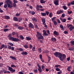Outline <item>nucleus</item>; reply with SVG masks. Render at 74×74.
<instances>
[{
    "label": "nucleus",
    "instance_id": "obj_23",
    "mask_svg": "<svg viewBox=\"0 0 74 74\" xmlns=\"http://www.w3.org/2000/svg\"><path fill=\"white\" fill-rule=\"evenodd\" d=\"M40 1L41 4H44V3H45V1L44 0H40Z\"/></svg>",
    "mask_w": 74,
    "mask_h": 74
},
{
    "label": "nucleus",
    "instance_id": "obj_52",
    "mask_svg": "<svg viewBox=\"0 0 74 74\" xmlns=\"http://www.w3.org/2000/svg\"><path fill=\"white\" fill-rule=\"evenodd\" d=\"M57 21L58 23H60V21L59 19H57Z\"/></svg>",
    "mask_w": 74,
    "mask_h": 74
},
{
    "label": "nucleus",
    "instance_id": "obj_35",
    "mask_svg": "<svg viewBox=\"0 0 74 74\" xmlns=\"http://www.w3.org/2000/svg\"><path fill=\"white\" fill-rule=\"evenodd\" d=\"M36 6V10L37 11H39L40 10H39V5H37Z\"/></svg>",
    "mask_w": 74,
    "mask_h": 74
},
{
    "label": "nucleus",
    "instance_id": "obj_9",
    "mask_svg": "<svg viewBox=\"0 0 74 74\" xmlns=\"http://www.w3.org/2000/svg\"><path fill=\"white\" fill-rule=\"evenodd\" d=\"M53 34H54L55 35L57 36L59 35V33H58V32H57L56 31H54L53 32Z\"/></svg>",
    "mask_w": 74,
    "mask_h": 74
},
{
    "label": "nucleus",
    "instance_id": "obj_4",
    "mask_svg": "<svg viewBox=\"0 0 74 74\" xmlns=\"http://www.w3.org/2000/svg\"><path fill=\"white\" fill-rule=\"evenodd\" d=\"M8 69L9 71H10L11 72V73H14V72L15 71V69H13L11 67H9Z\"/></svg>",
    "mask_w": 74,
    "mask_h": 74
},
{
    "label": "nucleus",
    "instance_id": "obj_64",
    "mask_svg": "<svg viewBox=\"0 0 74 74\" xmlns=\"http://www.w3.org/2000/svg\"><path fill=\"white\" fill-rule=\"evenodd\" d=\"M62 71H60L59 72H57V74H61V73H62Z\"/></svg>",
    "mask_w": 74,
    "mask_h": 74
},
{
    "label": "nucleus",
    "instance_id": "obj_27",
    "mask_svg": "<svg viewBox=\"0 0 74 74\" xmlns=\"http://www.w3.org/2000/svg\"><path fill=\"white\" fill-rule=\"evenodd\" d=\"M18 29H19V30H22L23 29V27L22 26H19L18 27Z\"/></svg>",
    "mask_w": 74,
    "mask_h": 74
},
{
    "label": "nucleus",
    "instance_id": "obj_58",
    "mask_svg": "<svg viewBox=\"0 0 74 74\" xmlns=\"http://www.w3.org/2000/svg\"><path fill=\"white\" fill-rule=\"evenodd\" d=\"M34 73H37V69H34Z\"/></svg>",
    "mask_w": 74,
    "mask_h": 74
},
{
    "label": "nucleus",
    "instance_id": "obj_46",
    "mask_svg": "<svg viewBox=\"0 0 74 74\" xmlns=\"http://www.w3.org/2000/svg\"><path fill=\"white\" fill-rule=\"evenodd\" d=\"M13 2L14 3H18V1L16 0H14Z\"/></svg>",
    "mask_w": 74,
    "mask_h": 74
},
{
    "label": "nucleus",
    "instance_id": "obj_63",
    "mask_svg": "<svg viewBox=\"0 0 74 74\" xmlns=\"http://www.w3.org/2000/svg\"><path fill=\"white\" fill-rule=\"evenodd\" d=\"M71 5V3H69L67 4L68 6H70Z\"/></svg>",
    "mask_w": 74,
    "mask_h": 74
},
{
    "label": "nucleus",
    "instance_id": "obj_57",
    "mask_svg": "<svg viewBox=\"0 0 74 74\" xmlns=\"http://www.w3.org/2000/svg\"><path fill=\"white\" fill-rule=\"evenodd\" d=\"M38 51L40 52H41V51H42V50H41V48H39L38 49Z\"/></svg>",
    "mask_w": 74,
    "mask_h": 74
},
{
    "label": "nucleus",
    "instance_id": "obj_21",
    "mask_svg": "<svg viewBox=\"0 0 74 74\" xmlns=\"http://www.w3.org/2000/svg\"><path fill=\"white\" fill-rule=\"evenodd\" d=\"M26 40L28 41H29V40H31L32 38H29V36L26 37Z\"/></svg>",
    "mask_w": 74,
    "mask_h": 74
},
{
    "label": "nucleus",
    "instance_id": "obj_13",
    "mask_svg": "<svg viewBox=\"0 0 74 74\" xmlns=\"http://www.w3.org/2000/svg\"><path fill=\"white\" fill-rule=\"evenodd\" d=\"M44 39V37L41 35L38 38V40H43Z\"/></svg>",
    "mask_w": 74,
    "mask_h": 74
},
{
    "label": "nucleus",
    "instance_id": "obj_48",
    "mask_svg": "<svg viewBox=\"0 0 74 74\" xmlns=\"http://www.w3.org/2000/svg\"><path fill=\"white\" fill-rule=\"evenodd\" d=\"M19 51H21V52H22L23 51V49L21 48H19Z\"/></svg>",
    "mask_w": 74,
    "mask_h": 74
},
{
    "label": "nucleus",
    "instance_id": "obj_36",
    "mask_svg": "<svg viewBox=\"0 0 74 74\" xmlns=\"http://www.w3.org/2000/svg\"><path fill=\"white\" fill-rule=\"evenodd\" d=\"M4 47V45L3 44L1 46V47H0V49H2Z\"/></svg>",
    "mask_w": 74,
    "mask_h": 74
},
{
    "label": "nucleus",
    "instance_id": "obj_53",
    "mask_svg": "<svg viewBox=\"0 0 74 74\" xmlns=\"http://www.w3.org/2000/svg\"><path fill=\"white\" fill-rule=\"evenodd\" d=\"M13 6L14 8L16 7V3H13Z\"/></svg>",
    "mask_w": 74,
    "mask_h": 74
},
{
    "label": "nucleus",
    "instance_id": "obj_54",
    "mask_svg": "<svg viewBox=\"0 0 74 74\" xmlns=\"http://www.w3.org/2000/svg\"><path fill=\"white\" fill-rule=\"evenodd\" d=\"M64 16H65V14H64L63 13L61 16V17L62 18H64Z\"/></svg>",
    "mask_w": 74,
    "mask_h": 74
},
{
    "label": "nucleus",
    "instance_id": "obj_2",
    "mask_svg": "<svg viewBox=\"0 0 74 74\" xmlns=\"http://www.w3.org/2000/svg\"><path fill=\"white\" fill-rule=\"evenodd\" d=\"M5 3L8 5V8H11L12 7V3H11V1H10V0H7V1H5Z\"/></svg>",
    "mask_w": 74,
    "mask_h": 74
},
{
    "label": "nucleus",
    "instance_id": "obj_60",
    "mask_svg": "<svg viewBox=\"0 0 74 74\" xmlns=\"http://www.w3.org/2000/svg\"><path fill=\"white\" fill-rule=\"evenodd\" d=\"M8 48L9 49H11V46L10 45H8Z\"/></svg>",
    "mask_w": 74,
    "mask_h": 74
},
{
    "label": "nucleus",
    "instance_id": "obj_3",
    "mask_svg": "<svg viewBox=\"0 0 74 74\" xmlns=\"http://www.w3.org/2000/svg\"><path fill=\"white\" fill-rule=\"evenodd\" d=\"M58 58H59L60 60L62 62H63V58H62V54L61 53L59 52V54H58Z\"/></svg>",
    "mask_w": 74,
    "mask_h": 74
},
{
    "label": "nucleus",
    "instance_id": "obj_7",
    "mask_svg": "<svg viewBox=\"0 0 74 74\" xmlns=\"http://www.w3.org/2000/svg\"><path fill=\"white\" fill-rule=\"evenodd\" d=\"M29 27H30L32 29H33L34 28V26H33V25L32 23H30L29 25Z\"/></svg>",
    "mask_w": 74,
    "mask_h": 74
},
{
    "label": "nucleus",
    "instance_id": "obj_14",
    "mask_svg": "<svg viewBox=\"0 0 74 74\" xmlns=\"http://www.w3.org/2000/svg\"><path fill=\"white\" fill-rule=\"evenodd\" d=\"M29 14H32V15H34L35 13V12H34V11H29Z\"/></svg>",
    "mask_w": 74,
    "mask_h": 74
},
{
    "label": "nucleus",
    "instance_id": "obj_15",
    "mask_svg": "<svg viewBox=\"0 0 74 74\" xmlns=\"http://www.w3.org/2000/svg\"><path fill=\"white\" fill-rule=\"evenodd\" d=\"M74 29V26H73V25H72V26H71L69 28V30H70V31H71L73 30V29Z\"/></svg>",
    "mask_w": 74,
    "mask_h": 74
},
{
    "label": "nucleus",
    "instance_id": "obj_31",
    "mask_svg": "<svg viewBox=\"0 0 74 74\" xmlns=\"http://www.w3.org/2000/svg\"><path fill=\"white\" fill-rule=\"evenodd\" d=\"M41 14L42 16H46V14L45 13H41Z\"/></svg>",
    "mask_w": 74,
    "mask_h": 74
},
{
    "label": "nucleus",
    "instance_id": "obj_42",
    "mask_svg": "<svg viewBox=\"0 0 74 74\" xmlns=\"http://www.w3.org/2000/svg\"><path fill=\"white\" fill-rule=\"evenodd\" d=\"M72 25L71 24H68L66 26L68 28L70 27V26H72Z\"/></svg>",
    "mask_w": 74,
    "mask_h": 74
},
{
    "label": "nucleus",
    "instance_id": "obj_59",
    "mask_svg": "<svg viewBox=\"0 0 74 74\" xmlns=\"http://www.w3.org/2000/svg\"><path fill=\"white\" fill-rule=\"evenodd\" d=\"M38 71H39V73H42V70L41 69H38Z\"/></svg>",
    "mask_w": 74,
    "mask_h": 74
},
{
    "label": "nucleus",
    "instance_id": "obj_47",
    "mask_svg": "<svg viewBox=\"0 0 74 74\" xmlns=\"http://www.w3.org/2000/svg\"><path fill=\"white\" fill-rule=\"evenodd\" d=\"M11 67H16V66H15V65H14V64H12L11 66Z\"/></svg>",
    "mask_w": 74,
    "mask_h": 74
},
{
    "label": "nucleus",
    "instance_id": "obj_33",
    "mask_svg": "<svg viewBox=\"0 0 74 74\" xmlns=\"http://www.w3.org/2000/svg\"><path fill=\"white\" fill-rule=\"evenodd\" d=\"M55 19H56V17H54L52 18L51 21L52 22H53V21H55Z\"/></svg>",
    "mask_w": 74,
    "mask_h": 74
},
{
    "label": "nucleus",
    "instance_id": "obj_20",
    "mask_svg": "<svg viewBox=\"0 0 74 74\" xmlns=\"http://www.w3.org/2000/svg\"><path fill=\"white\" fill-rule=\"evenodd\" d=\"M42 24H44L45 23V19L44 18L42 19Z\"/></svg>",
    "mask_w": 74,
    "mask_h": 74
},
{
    "label": "nucleus",
    "instance_id": "obj_17",
    "mask_svg": "<svg viewBox=\"0 0 74 74\" xmlns=\"http://www.w3.org/2000/svg\"><path fill=\"white\" fill-rule=\"evenodd\" d=\"M21 55H27V53L26 51L22 52L21 53Z\"/></svg>",
    "mask_w": 74,
    "mask_h": 74
},
{
    "label": "nucleus",
    "instance_id": "obj_56",
    "mask_svg": "<svg viewBox=\"0 0 74 74\" xmlns=\"http://www.w3.org/2000/svg\"><path fill=\"white\" fill-rule=\"evenodd\" d=\"M37 66L38 67L39 69H41V66H40V65H39V64H37Z\"/></svg>",
    "mask_w": 74,
    "mask_h": 74
},
{
    "label": "nucleus",
    "instance_id": "obj_5",
    "mask_svg": "<svg viewBox=\"0 0 74 74\" xmlns=\"http://www.w3.org/2000/svg\"><path fill=\"white\" fill-rule=\"evenodd\" d=\"M54 4L56 5H59V0H55L54 1Z\"/></svg>",
    "mask_w": 74,
    "mask_h": 74
},
{
    "label": "nucleus",
    "instance_id": "obj_37",
    "mask_svg": "<svg viewBox=\"0 0 74 74\" xmlns=\"http://www.w3.org/2000/svg\"><path fill=\"white\" fill-rule=\"evenodd\" d=\"M53 22L54 25H58V24L57 23V22L56 21H53Z\"/></svg>",
    "mask_w": 74,
    "mask_h": 74
},
{
    "label": "nucleus",
    "instance_id": "obj_6",
    "mask_svg": "<svg viewBox=\"0 0 74 74\" xmlns=\"http://www.w3.org/2000/svg\"><path fill=\"white\" fill-rule=\"evenodd\" d=\"M43 36H49V35L47 34V32L45 30H43Z\"/></svg>",
    "mask_w": 74,
    "mask_h": 74
},
{
    "label": "nucleus",
    "instance_id": "obj_8",
    "mask_svg": "<svg viewBox=\"0 0 74 74\" xmlns=\"http://www.w3.org/2000/svg\"><path fill=\"white\" fill-rule=\"evenodd\" d=\"M41 35V34L39 33V32H36V36L37 38H38L39 37H40V35Z\"/></svg>",
    "mask_w": 74,
    "mask_h": 74
},
{
    "label": "nucleus",
    "instance_id": "obj_16",
    "mask_svg": "<svg viewBox=\"0 0 74 74\" xmlns=\"http://www.w3.org/2000/svg\"><path fill=\"white\" fill-rule=\"evenodd\" d=\"M59 52H56L54 53V55L56 57H58L59 55Z\"/></svg>",
    "mask_w": 74,
    "mask_h": 74
},
{
    "label": "nucleus",
    "instance_id": "obj_12",
    "mask_svg": "<svg viewBox=\"0 0 74 74\" xmlns=\"http://www.w3.org/2000/svg\"><path fill=\"white\" fill-rule=\"evenodd\" d=\"M10 58H11V59H13V60H16V58H15L14 56H10Z\"/></svg>",
    "mask_w": 74,
    "mask_h": 74
},
{
    "label": "nucleus",
    "instance_id": "obj_11",
    "mask_svg": "<svg viewBox=\"0 0 74 74\" xmlns=\"http://www.w3.org/2000/svg\"><path fill=\"white\" fill-rule=\"evenodd\" d=\"M60 19L62 22V23H64V22H66V19L65 18L63 19L62 18H60Z\"/></svg>",
    "mask_w": 74,
    "mask_h": 74
},
{
    "label": "nucleus",
    "instance_id": "obj_29",
    "mask_svg": "<svg viewBox=\"0 0 74 74\" xmlns=\"http://www.w3.org/2000/svg\"><path fill=\"white\" fill-rule=\"evenodd\" d=\"M22 21V17H20L18 18V22H21V21Z\"/></svg>",
    "mask_w": 74,
    "mask_h": 74
},
{
    "label": "nucleus",
    "instance_id": "obj_61",
    "mask_svg": "<svg viewBox=\"0 0 74 74\" xmlns=\"http://www.w3.org/2000/svg\"><path fill=\"white\" fill-rule=\"evenodd\" d=\"M32 50L33 52H34L35 51V47H33L32 48Z\"/></svg>",
    "mask_w": 74,
    "mask_h": 74
},
{
    "label": "nucleus",
    "instance_id": "obj_45",
    "mask_svg": "<svg viewBox=\"0 0 74 74\" xmlns=\"http://www.w3.org/2000/svg\"><path fill=\"white\" fill-rule=\"evenodd\" d=\"M21 14V13H19V14L17 13L16 14V16H19V15H20V14Z\"/></svg>",
    "mask_w": 74,
    "mask_h": 74
},
{
    "label": "nucleus",
    "instance_id": "obj_24",
    "mask_svg": "<svg viewBox=\"0 0 74 74\" xmlns=\"http://www.w3.org/2000/svg\"><path fill=\"white\" fill-rule=\"evenodd\" d=\"M71 66H69L67 67V70L68 71H69V72L71 71V70H70V69H71Z\"/></svg>",
    "mask_w": 74,
    "mask_h": 74
},
{
    "label": "nucleus",
    "instance_id": "obj_18",
    "mask_svg": "<svg viewBox=\"0 0 74 74\" xmlns=\"http://www.w3.org/2000/svg\"><path fill=\"white\" fill-rule=\"evenodd\" d=\"M32 20L33 22H37V19L36 18L34 17L32 18Z\"/></svg>",
    "mask_w": 74,
    "mask_h": 74
},
{
    "label": "nucleus",
    "instance_id": "obj_25",
    "mask_svg": "<svg viewBox=\"0 0 74 74\" xmlns=\"http://www.w3.org/2000/svg\"><path fill=\"white\" fill-rule=\"evenodd\" d=\"M5 18L6 19H10V17L8 16H5Z\"/></svg>",
    "mask_w": 74,
    "mask_h": 74
},
{
    "label": "nucleus",
    "instance_id": "obj_30",
    "mask_svg": "<svg viewBox=\"0 0 74 74\" xmlns=\"http://www.w3.org/2000/svg\"><path fill=\"white\" fill-rule=\"evenodd\" d=\"M56 68H58V67H60V65L59 64H56L55 66Z\"/></svg>",
    "mask_w": 74,
    "mask_h": 74
},
{
    "label": "nucleus",
    "instance_id": "obj_40",
    "mask_svg": "<svg viewBox=\"0 0 74 74\" xmlns=\"http://www.w3.org/2000/svg\"><path fill=\"white\" fill-rule=\"evenodd\" d=\"M60 26L61 29H64V28L63 25H60Z\"/></svg>",
    "mask_w": 74,
    "mask_h": 74
},
{
    "label": "nucleus",
    "instance_id": "obj_55",
    "mask_svg": "<svg viewBox=\"0 0 74 74\" xmlns=\"http://www.w3.org/2000/svg\"><path fill=\"white\" fill-rule=\"evenodd\" d=\"M3 7L5 8H6L7 7V4H5L3 6Z\"/></svg>",
    "mask_w": 74,
    "mask_h": 74
},
{
    "label": "nucleus",
    "instance_id": "obj_44",
    "mask_svg": "<svg viewBox=\"0 0 74 74\" xmlns=\"http://www.w3.org/2000/svg\"><path fill=\"white\" fill-rule=\"evenodd\" d=\"M67 12L68 14H72V12H72V11L71 10L70 12L69 11H68Z\"/></svg>",
    "mask_w": 74,
    "mask_h": 74
},
{
    "label": "nucleus",
    "instance_id": "obj_39",
    "mask_svg": "<svg viewBox=\"0 0 74 74\" xmlns=\"http://www.w3.org/2000/svg\"><path fill=\"white\" fill-rule=\"evenodd\" d=\"M49 16L50 18H52V13L51 12L49 14Z\"/></svg>",
    "mask_w": 74,
    "mask_h": 74
},
{
    "label": "nucleus",
    "instance_id": "obj_26",
    "mask_svg": "<svg viewBox=\"0 0 74 74\" xmlns=\"http://www.w3.org/2000/svg\"><path fill=\"white\" fill-rule=\"evenodd\" d=\"M70 43L71 44V45L73 46L74 45V41L73 40H72L70 41Z\"/></svg>",
    "mask_w": 74,
    "mask_h": 74
},
{
    "label": "nucleus",
    "instance_id": "obj_22",
    "mask_svg": "<svg viewBox=\"0 0 74 74\" xmlns=\"http://www.w3.org/2000/svg\"><path fill=\"white\" fill-rule=\"evenodd\" d=\"M13 19L14 21H16V22H18V18H17L16 17H14L13 18Z\"/></svg>",
    "mask_w": 74,
    "mask_h": 74
},
{
    "label": "nucleus",
    "instance_id": "obj_50",
    "mask_svg": "<svg viewBox=\"0 0 74 74\" xmlns=\"http://www.w3.org/2000/svg\"><path fill=\"white\" fill-rule=\"evenodd\" d=\"M20 38H21L22 40H24V37L22 35L20 36Z\"/></svg>",
    "mask_w": 74,
    "mask_h": 74
},
{
    "label": "nucleus",
    "instance_id": "obj_43",
    "mask_svg": "<svg viewBox=\"0 0 74 74\" xmlns=\"http://www.w3.org/2000/svg\"><path fill=\"white\" fill-rule=\"evenodd\" d=\"M56 71H60V69H59L58 68H56Z\"/></svg>",
    "mask_w": 74,
    "mask_h": 74
},
{
    "label": "nucleus",
    "instance_id": "obj_38",
    "mask_svg": "<svg viewBox=\"0 0 74 74\" xmlns=\"http://www.w3.org/2000/svg\"><path fill=\"white\" fill-rule=\"evenodd\" d=\"M8 44L10 45H11L12 47H13V46H14V44L12 43L8 42Z\"/></svg>",
    "mask_w": 74,
    "mask_h": 74
},
{
    "label": "nucleus",
    "instance_id": "obj_62",
    "mask_svg": "<svg viewBox=\"0 0 74 74\" xmlns=\"http://www.w3.org/2000/svg\"><path fill=\"white\" fill-rule=\"evenodd\" d=\"M51 60V57L50 56L48 57V62H49Z\"/></svg>",
    "mask_w": 74,
    "mask_h": 74
},
{
    "label": "nucleus",
    "instance_id": "obj_10",
    "mask_svg": "<svg viewBox=\"0 0 74 74\" xmlns=\"http://www.w3.org/2000/svg\"><path fill=\"white\" fill-rule=\"evenodd\" d=\"M62 13H63V10H60V11H58L57 12V13L58 15H59V14H60Z\"/></svg>",
    "mask_w": 74,
    "mask_h": 74
},
{
    "label": "nucleus",
    "instance_id": "obj_49",
    "mask_svg": "<svg viewBox=\"0 0 74 74\" xmlns=\"http://www.w3.org/2000/svg\"><path fill=\"white\" fill-rule=\"evenodd\" d=\"M42 67L43 70V71H44V70H45V69H44V68H45V66H43V65H42Z\"/></svg>",
    "mask_w": 74,
    "mask_h": 74
},
{
    "label": "nucleus",
    "instance_id": "obj_32",
    "mask_svg": "<svg viewBox=\"0 0 74 74\" xmlns=\"http://www.w3.org/2000/svg\"><path fill=\"white\" fill-rule=\"evenodd\" d=\"M62 7L63 8V9H64V10H67V7H66V6L64 5V6H62Z\"/></svg>",
    "mask_w": 74,
    "mask_h": 74
},
{
    "label": "nucleus",
    "instance_id": "obj_1",
    "mask_svg": "<svg viewBox=\"0 0 74 74\" xmlns=\"http://www.w3.org/2000/svg\"><path fill=\"white\" fill-rule=\"evenodd\" d=\"M12 35L11 34H10L8 36L9 39L10 40H11L12 41H14V42H18L20 40L18 38H14L13 37H11Z\"/></svg>",
    "mask_w": 74,
    "mask_h": 74
},
{
    "label": "nucleus",
    "instance_id": "obj_51",
    "mask_svg": "<svg viewBox=\"0 0 74 74\" xmlns=\"http://www.w3.org/2000/svg\"><path fill=\"white\" fill-rule=\"evenodd\" d=\"M45 14H46V15H49V12H48V11H46V12L45 13Z\"/></svg>",
    "mask_w": 74,
    "mask_h": 74
},
{
    "label": "nucleus",
    "instance_id": "obj_28",
    "mask_svg": "<svg viewBox=\"0 0 74 74\" xmlns=\"http://www.w3.org/2000/svg\"><path fill=\"white\" fill-rule=\"evenodd\" d=\"M66 55L65 54H62V58L63 60H64L65 59V58H66Z\"/></svg>",
    "mask_w": 74,
    "mask_h": 74
},
{
    "label": "nucleus",
    "instance_id": "obj_34",
    "mask_svg": "<svg viewBox=\"0 0 74 74\" xmlns=\"http://www.w3.org/2000/svg\"><path fill=\"white\" fill-rule=\"evenodd\" d=\"M3 30L4 32H8L9 30V29H8L5 28Z\"/></svg>",
    "mask_w": 74,
    "mask_h": 74
},
{
    "label": "nucleus",
    "instance_id": "obj_19",
    "mask_svg": "<svg viewBox=\"0 0 74 74\" xmlns=\"http://www.w3.org/2000/svg\"><path fill=\"white\" fill-rule=\"evenodd\" d=\"M51 40L52 41H53V42H54V41H56V39L55 38H51Z\"/></svg>",
    "mask_w": 74,
    "mask_h": 74
},
{
    "label": "nucleus",
    "instance_id": "obj_41",
    "mask_svg": "<svg viewBox=\"0 0 74 74\" xmlns=\"http://www.w3.org/2000/svg\"><path fill=\"white\" fill-rule=\"evenodd\" d=\"M24 47L25 48H28V46L27 44H25L24 46Z\"/></svg>",
    "mask_w": 74,
    "mask_h": 74
}]
</instances>
